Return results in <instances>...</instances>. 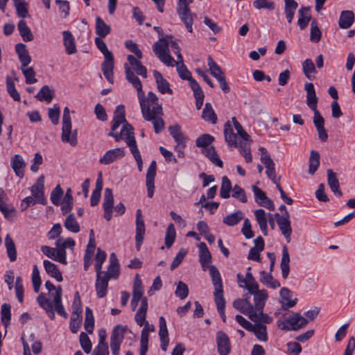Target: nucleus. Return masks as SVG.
<instances>
[{"mask_svg":"<svg viewBox=\"0 0 355 355\" xmlns=\"http://www.w3.org/2000/svg\"><path fill=\"white\" fill-rule=\"evenodd\" d=\"M141 113L145 120L151 121L154 131L159 133L164 129L165 123L161 117L163 115L162 107L158 103L157 95L153 92H148V101L140 105Z\"/></svg>","mask_w":355,"mask_h":355,"instance_id":"obj_1","label":"nucleus"},{"mask_svg":"<svg viewBox=\"0 0 355 355\" xmlns=\"http://www.w3.org/2000/svg\"><path fill=\"white\" fill-rule=\"evenodd\" d=\"M121 124L123 126L120 132L125 141H128L132 138L135 139L134 128L125 119V107L123 105H119L114 112L111 129L112 131H115Z\"/></svg>","mask_w":355,"mask_h":355,"instance_id":"obj_2","label":"nucleus"},{"mask_svg":"<svg viewBox=\"0 0 355 355\" xmlns=\"http://www.w3.org/2000/svg\"><path fill=\"white\" fill-rule=\"evenodd\" d=\"M71 121L70 117V111L67 107H65L62 116V127L61 140L63 142L69 143L71 146L77 145V131H71Z\"/></svg>","mask_w":355,"mask_h":355,"instance_id":"obj_3","label":"nucleus"},{"mask_svg":"<svg viewBox=\"0 0 355 355\" xmlns=\"http://www.w3.org/2000/svg\"><path fill=\"white\" fill-rule=\"evenodd\" d=\"M308 324V319L300 313H293L282 321H278V327L284 331H298L304 328Z\"/></svg>","mask_w":355,"mask_h":355,"instance_id":"obj_4","label":"nucleus"},{"mask_svg":"<svg viewBox=\"0 0 355 355\" xmlns=\"http://www.w3.org/2000/svg\"><path fill=\"white\" fill-rule=\"evenodd\" d=\"M101 52L104 55V61L101 65L103 73L107 81L112 84L114 83V57L110 51L108 50L107 46H97Z\"/></svg>","mask_w":355,"mask_h":355,"instance_id":"obj_5","label":"nucleus"},{"mask_svg":"<svg viewBox=\"0 0 355 355\" xmlns=\"http://www.w3.org/2000/svg\"><path fill=\"white\" fill-rule=\"evenodd\" d=\"M128 330L127 326L116 325L110 336V349L113 355H119L121 345L124 338V334Z\"/></svg>","mask_w":355,"mask_h":355,"instance_id":"obj_6","label":"nucleus"},{"mask_svg":"<svg viewBox=\"0 0 355 355\" xmlns=\"http://www.w3.org/2000/svg\"><path fill=\"white\" fill-rule=\"evenodd\" d=\"M45 287L49 291V293H51L52 291L55 290V293L52 294L53 297L55 311L58 313V315L64 317V318H67L68 314L65 311L62 303V291L61 286H58L56 288L50 281H46L45 283Z\"/></svg>","mask_w":355,"mask_h":355,"instance_id":"obj_7","label":"nucleus"},{"mask_svg":"<svg viewBox=\"0 0 355 355\" xmlns=\"http://www.w3.org/2000/svg\"><path fill=\"white\" fill-rule=\"evenodd\" d=\"M125 78L129 83L137 89V96L139 104L145 103L148 101V94L147 97L145 96L144 92L142 90V84L139 78L134 73L128 64H124Z\"/></svg>","mask_w":355,"mask_h":355,"instance_id":"obj_8","label":"nucleus"},{"mask_svg":"<svg viewBox=\"0 0 355 355\" xmlns=\"http://www.w3.org/2000/svg\"><path fill=\"white\" fill-rule=\"evenodd\" d=\"M177 12L189 32H192L193 17L187 0H179Z\"/></svg>","mask_w":355,"mask_h":355,"instance_id":"obj_9","label":"nucleus"},{"mask_svg":"<svg viewBox=\"0 0 355 355\" xmlns=\"http://www.w3.org/2000/svg\"><path fill=\"white\" fill-rule=\"evenodd\" d=\"M209 274L211 277L212 284L214 286V299L224 297L223 286L220 274L215 266L209 267Z\"/></svg>","mask_w":355,"mask_h":355,"instance_id":"obj_10","label":"nucleus"},{"mask_svg":"<svg viewBox=\"0 0 355 355\" xmlns=\"http://www.w3.org/2000/svg\"><path fill=\"white\" fill-rule=\"evenodd\" d=\"M274 216L282 234L286 239L287 243H290L292 234L290 218H288L287 215L281 216L279 213H276Z\"/></svg>","mask_w":355,"mask_h":355,"instance_id":"obj_11","label":"nucleus"},{"mask_svg":"<svg viewBox=\"0 0 355 355\" xmlns=\"http://www.w3.org/2000/svg\"><path fill=\"white\" fill-rule=\"evenodd\" d=\"M136 235H135V241H136V247L137 250H139V248L144 241V235L146 232V228L144 225V221L142 216V212L140 209H138L136 211Z\"/></svg>","mask_w":355,"mask_h":355,"instance_id":"obj_12","label":"nucleus"},{"mask_svg":"<svg viewBox=\"0 0 355 355\" xmlns=\"http://www.w3.org/2000/svg\"><path fill=\"white\" fill-rule=\"evenodd\" d=\"M216 340L219 355H228L231 352V343L228 336L225 332L218 331Z\"/></svg>","mask_w":355,"mask_h":355,"instance_id":"obj_13","label":"nucleus"},{"mask_svg":"<svg viewBox=\"0 0 355 355\" xmlns=\"http://www.w3.org/2000/svg\"><path fill=\"white\" fill-rule=\"evenodd\" d=\"M114 206V196L112 190L110 188L105 189L103 208L104 210V218L110 221L112 218Z\"/></svg>","mask_w":355,"mask_h":355,"instance_id":"obj_14","label":"nucleus"},{"mask_svg":"<svg viewBox=\"0 0 355 355\" xmlns=\"http://www.w3.org/2000/svg\"><path fill=\"white\" fill-rule=\"evenodd\" d=\"M44 176L40 175L36 182L31 187L32 196L36 199L38 203L45 205L46 199L44 197Z\"/></svg>","mask_w":355,"mask_h":355,"instance_id":"obj_15","label":"nucleus"},{"mask_svg":"<svg viewBox=\"0 0 355 355\" xmlns=\"http://www.w3.org/2000/svg\"><path fill=\"white\" fill-rule=\"evenodd\" d=\"M252 189L254 192L255 201L259 205L271 211L275 210L273 202L267 197L264 191L255 185H252Z\"/></svg>","mask_w":355,"mask_h":355,"instance_id":"obj_16","label":"nucleus"},{"mask_svg":"<svg viewBox=\"0 0 355 355\" xmlns=\"http://www.w3.org/2000/svg\"><path fill=\"white\" fill-rule=\"evenodd\" d=\"M156 162L153 161L148 168L146 175V185L147 188L148 196L152 198L154 194L155 189V178L156 175Z\"/></svg>","mask_w":355,"mask_h":355,"instance_id":"obj_17","label":"nucleus"},{"mask_svg":"<svg viewBox=\"0 0 355 355\" xmlns=\"http://www.w3.org/2000/svg\"><path fill=\"white\" fill-rule=\"evenodd\" d=\"M125 148H116L107 150L100 159L99 162L102 164H110L119 158L125 156Z\"/></svg>","mask_w":355,"mask_h":355,"instance_id":"obj_18","label":"nucleus"},{"mask_svg":"<svg viewBox=\"0 0 355 355\" xmlns=\"http://www.w3.org/2000/svg\"><path fill=\"white\" fill-rule=\"evenodd\" d=\"M103 273V272L96 273L95 288L96 294L99 298H103L106 295L108 288V282L110 280V277H108V275H105Z\"/></svg>","mask_w":355,"mask_h":355,"instance_id":"obj_19","label":"nucleus"},{"mask_svg":"<svg viewBox=\"0 0 355 355\" xmlns=\"http://www.w3.org/2000/svg\"><path fill=\"white\" fill-rule=\"evenodd\" d=\"M168 46H154L153 52L159 60L166 66H173L174 59L170 55Z\"/></svg>","mask_w":355,"mask_h":355,"instance_id":"obj_20","label":"nucleus"},{"mask_svg":"<svg viewBox=\"0 0 355 355\" xmlns=\"http://www.w3.org/2000/svg\"><path fill=\"white\" fill-rule=\"evenodd\" d=\"M159 336L161 343V349L166 352L169 343L168 332L166 322L163 316L159 318Z\"/></svg>","mask_w":355,"mask_h":355,"instance_id":"obj_21","label":"nucleus"},{"mask_svg":"<svg viewBox=\"0 0 355 355\" xmlns=\"http://www.w3.org/2000/svg\"><path fill=\"white\" fill-rule=\"evenodd\" d=\"M233 306L236 310L248 316L252 315L254 311V306L248 299H236L233 302Z\"/></svg>","mask_w":355,"mask_h":355,"instance_id":"obj_22","label":"nucleus"},{"mask_svg":"<svg viewBox=\"0 0 355 355\" xmlns=\"http://www.w3.org/2000/svg\"><path fill=\"white\" fill-rule=\"evenodd\" d=\"M37 302L39 305L46 311L48 316L51 319H55V306L53 301L51 302L49 299H48L45 294L42 293L37 297Z\"/></svg>","mask_w":355,"mask_h":355,"instance_id":"obj_23","label":"nucleus"},{"mask_svg":"<svg viewBox=\"0 0 355 355\" xmlns=\"http://www.w3.org/2000/svg\"><path fill=\"white\" fill-rule=\"evenodd\" d=\"M153 76L157 84V90L162 94H172L173 91L170 88L169 83L163 77L162 74L157 71H153Z\"/></svg>","mask_w":355,"mask_h":355,"instance_id":"obj_24","label":"nucleus"},{"mask_svg":"<svg viewBox=\"0 0 355 355\" xmlns=\"http://www.w3.org/2000/svg\"><path fill=\"white\" fill-rule=\"evenodd\" d=\"M254 246L249 250L248 259L259 261L260 260V252L264 249V240L261 236H259L254 239Z\"/></svg>","mask_w":355,"mask_h":355,"instance_id":"obj_25","label":"nucleus"},{"mask_svg":"<svg viewBox=\"0 0 355 355\" xmlns=\"http://www.w3.org/2000/svg\"><path fill=\"white\" fill-rule=\"evenodd\" d=\"M120 265L117 257L114 252H112L110 255V265L106 272H103V275H108L110 278L116 279L119 275Z\"/></svg>","mask_w":355,"mask_h":355,"instance_id":"obj_26","label":"nucleus"},{"mask_svg":"<svg viewBox=\"0 0 355 355\" xmlns=\"http://www.w3.org/2000/svg\"><path fill=\"white\" fill-rule=\"evenodd\" d=\"M199 261L203 270H205L208 266V264L211 261V254L207 247V245L204 242H201L199 244Z\"/></svg>","mask_w":355,"mask_h":355,"instance_id":"obj_27","label":"nucleus"},{"mask_svg":"<svg viewBox=\"0 0 355 355\" xmlns=\"http://www.w3.org/2000/svg\"><path fill=\"white\" fill-rule=\"evenodd\" d=\"M282 298V306L284 310L293 307L297 302V298L291 299L292 292L287 288H282L279 291Z\"/></svg>","mask_w":355,"mask_h":355,"instance_id":"obj_28","label":"nucleus"},{"mask_svg":"<svg viewBox=\"0 0 355 355\" xmlns=\"http://www.w3.org/2000/svg\"><path fill=\"white\" fill-rule=\"evenodd\" d=\"M327 183L331 191L336 196L341 197L343 192L340 189V184L336 174L331 170L327 169Z\"/></svg>","mask_w":355,"mask_h":355,"instance_id":"obj_29","label":"nucleus"},{"mask_svg":"<svg viewBox=\"0 0 355 355\" xmlns=\"http://www.w3.org/2000/svg\"><path fill=\"white\" fill-rule=\"evenodd\" d=\"M148 300L146 297H144L141 300L140 307L135 315V322L139 327H142L147 322L146 318L148 311Z\"/></svg>","mask_w":355,"mask_h":355,"instance_id":"obj_30","label":"nucleus"},{"mask_svg":"<svg viewBox=\"0 0 355 355\" xmlns=\"http://www.w3.org/2000/svg\"><path fill=\"white\" fill-rule=\"evenodd\" d=\"M26 164L23 157L16 154L11 159V167L17 176L21 178L24 175V168Z\"/></svg>","mask_w":355,"mask_h":355,"instance_id":"obj_31","label":"nucleus"},{"mask_svg":"<svg viewBox=\"0 0 355 355\" xmlns=\"http://www.w3.org/2000/svg\"><path fill=\"white\" fill-rule=\"evenodd\" d=\"M44 269L48 275L60 282L63 280L62 275L58 266L49 260L43 261Z\"/></svg>","mask_w":355,"mask_h":355,"instance_id":"obj_32","label":"nucleus"},{"mask_svg":"<svg viewBox=\"0 0 355 355\" xmlns=\"http://www.w3.org/2000/svg\"><path fill=\"white\" fill-rule=\"evenodd\" d=\"M290 255L288 252L287 247L284 245L282 248V257L280 263L282 275L284 279H286L290 272Z\"/></svg>","mask_w":355,"mask_h":355,"instance_id":"obj_33","label":"nucleus"},{"mask_svg":"<svg viewBox=\"0 0 355 355\" xmlns=\"http://www.w3.org/2000/svg\"><path fill=\"white\" fill-rule=\"evenodd\" d=\"M252 295H254V308L255 311L263 309L266 302L268 297L267 291L262 289Z\"/></svg>","mask_w":355,"mask_h":355,"instance_id":"obj_34","label":"nucleus"},{"mask_svg":"<svg viewBox=\"0 0 355 355\" xmlns=\"http://www.w3.org/2000/svg\"><path fill=\"white\" fill-rule=\"evenodd\" d=\"M127 59L130 64L133 67L135 72L142 76L143 78H147V69L146 67L142 65L141 62L136 59L132 55H128Z\"/></svg>","mask_w":355,"mask_h":355,"instance_id":"obj_35","label":"nucleus"},{"mask_svg":"<svg viewBox=\"0 0 355 355\" xmlns=\"http://www.w3.org/2000/svg\"><path fill=\"white\" fill-rule=\"evenodd\" d=\"M254 216L256 218V220L259 225L260 230H261L262 233L264 236L268 235V220L266 216V211L262 209H257L254 211Z\"/></svg>","mask_w":355,"mask_h":355,"instance_id":"obj_36","label":"nucleus"},{"mask_svg":"<svg viewBox=\"0 0 355 355\" xmlns=\"http://www.w3.org/2000/svg\"><path fill=\"white\" fill-rule=\"evenodd\" d=\"M202 153L211 162L212 164L220 168L223 167V163L216 153L214 146L202 149Z\"/></svg>","mask_w":355,"mask_h":355,"instance_id":"obj_37","label":"nucleus"},{"mask_svg":"<svg viewBox=\"0 0 355 355\" xmlns=\"http://www.w3.org/2000/svg\"><path fill=\"white\" fill-rule=\"evenodd\" d=\"M5 247L9 260L11 262L17 260V250L14 241L9 234L5 237Z\"/></svg>","mask_w":355,"mask_h":355,"instance_id":"obj_38","label":"nucleus"},{"mask_svg":"<svg viewBox=\"0 0 355 355\" xmlns=\"http://www.w3.org/2000/svg\"><path fill=\"white\" fill-rule=\"evenodd\" d=\"M243 218L244 214L243 211L238 210L236 212L224 217L223 219V223L227 226L233 227L236 225Z\"/></svg>","mask_w":355,"mask_h":355,"instance_id":"obj_39","label":"nucleus"},{"mask_svg":"<svg viewBox=\"0 0 355 355\" xmlns=\"http://www.w3.org/2000/svg\"><path fill=\"white\" fill-rule=\"evenodd\" d=\"M26 46H15L16 53H17L21 64V67H27L31 62V58Z\"/></svg>","mask_w":355,"mask_h":355,"instance_id":"obj_40","label":"nucleus"},{"mask_svg":"<svg viewBox=\"0 0 355 355\" xmlns=\"http://www.w3.org/2000/svg\"><path fill=\"white\" fill-rule=\"evenodd\" d=\"M250 319L255 324H270L272 322V318L268 315L263 313V309L254 311L252 315H250Z\"/></svg>","mask_w":355,"mask_h":355,"instance_id":"obj_41","label":"nucleus"},{"mask_svg":"<svg viewBox=\"0 0 355 355\" xmlns=\"http://www.w3.org/2000/svg\"><path fill=\"white\" fill-rule=\"evenodd\" d=\"M354 20V12L351 10H345L341 12L339 19V26L342 28H348Z\"/></svg>","mask_w":355,"mask_h":355,"instance_id":"obj_42","label":"nucleus"},{"mask_svg":"<svg viewBox=\"0 0 355 355\" xmlns=\"http://www.w3.org/2000/svg\"><path fill=\"white\" fill-rule=\"evenodd\" d=\"M207 64L211 74L217 80L225 77L224 72L220 67L213 60L211 56L207 58Z\"/></svg>","mask_w":355,"mask_h":355,"instance_id":"obj_43","label":"nucleus"},{"mask_svg":"<svg viewBox=\"0 0 355 355\" xmlns=\"http://www.w3.org/2000/svg\"><path fill=\"white\" fill-rule=\"evenodd\" d=\"M224 135L225 140L230 146H238V144L236 142V135L234 133L233 129L232 128L229 121L225 124Z\"/></svg>","mask_w":355,"mask_h":355,"instance_id":"obj_44","label":"nucleus"},{"mask_svg":"<svg viewBox=\"0 0 355 355\" xmlns=\"http://www.w3.org/2000/svg\"><path fill=\"white\" fill-rule=\"evenodd\" d=\"M260 282L272 288H277L280 286V283L275 279L270 273L263 270L260 272Z\"/></svg>","mask_w":355,"mask_h":355,"instance_id":"obj_45","label":"nucleus"},{"mask_svg":"<svg viewBox=\"0 0 355 355\" xmlns=\"http://www.w3.org/2000/svg\"><path fill=\"white\" fill-rule=\"evenodd\" d=\"M17 28L25 42H31L33 40V36L31 29L28 27L26 22L24 19L19 21Z\"/></svg>","mask_w":355,"mask_h":355,"instance_id":"obj_46","label":"nucleus"},{"mask_svg":"<svg viewBox=\"0 0 355 355\" xmlns=\"http://www.w3.org/2000/svg\"><path fill=\"white\" fill-rule=\"evenodd\" d=\"M284 2L286 17L288 22L291 23L298 4L295 0H284Z\"/></svg>","mask_w":355,"mask_h":355,"instance_id":"obj_47","label":"nucleus"},{"mask_svg":"<svg viewBox=\"0 0 355 355\" xmlns=\"http://www.w3.org/2000/svg\"><path fill=\"white\" fill-rule=\"evenodd\" d=\"M84 328L89 334L93 333L94 329V318L92 310L87 306L85 308V318L84 322Z\"/></svg>","mask_w":355,"mask_h":355,"instance_id":"obj_48","label":"nucleus"},{"mask_svg":"<svg viewBox=\"0 0 355 355\" xmlns=\"http://www.w3.org/2000/svg\"><path fill=\"white\" fill-rule=\"evenodd\" d=\"M252 327L250 332L254 333L258 340L265 342L268 340L267 328L266 325L263 324H254Z\"/></svg>","mask_w":355,"mask_h":355,"instance_id":"obj_49","label":"nucleus"},{"mask_svg":"<svg viewBox=\"0 0 355 355\" xmlns=\"http://www.w3.org/2000/svg\"><path fill=\"white\" fill-rule=\"evenodd\" d=\"M191 89L193 92L194 97L196 98V106L197 110H200L204 101V93L201 89L200 85L198 83L193 81Z\"/></svg>","mask_w":355,"mask_h":355,"instance_id":"obj_50","label":"nucleus"},{"mask_svg":"<svg viewBox=\"0 0 355 355\" xmlns=\"http://www.w3.org/2000/svg\"><path fill=\"white\" fill-rule=\"evenodd\" d=\"M35 97L40 101H45L50 103L54 97V91L48 85L43 86Z\"/></svg>","mask_w":355,"mask_h":355,"instance_id":"obj_51","label":"nucleus"},{"mask_svg":"<svg viewBox=\"0 0 355 355\" xmlns=\"http://www.w3.org/2000/svg\"><path fill=\"white\" fill-rule=\"evenodd\" d=\"M309 173L314 174L320 165V154L316 150H311L309 157Z\"/></svg>","mask_w":355,"mask_h":355,"instance_id":"obj_52","label":"nucleus"},{"mask_svg":"<svg viewBox=\"0 0 355 355\" xmlns=\"http://www.w3.org/2000/svg\"><path fill=\"white\" fill-rule=\"evenodd\" d=\"M309 8H302L299 10L297 24L302 30L304 29L308 26L311 19V15H309Z\"/></svg>","mask_w":355,"mask_h":355,"instance_id":"obj_53","label":"nucleus"},{"mask_svg":"<svg viewBox=\"0 0 355 355\" xmlns=\"http://www.w3.org/2000/svg\"><path fill=\"white\" fill-rule=\"evenodd\" d=\"M56 246V254H57V261L60 262L62 264L66 265L67 263V252L65 247L61 244V238H59L55 241Z\"/></svg>","mask_w":355,"mask_h":355,"instance_id":"obj_54","label":"nucleus"},{"mask_svg":"<svg viewBox=\"0 0 355 355\" xmlns=\"http://www.w3.org/2000/svg\"><path fill=\"white\" fill-rule=\"evenodd\" d=\"M64 227L73 233L80 232V225L75 218L73 214H70L64 223Z\"/></svg>","mask_w":355,"mask_h":355,"instance_id":"obj_55","label":"nucleus"},{"mask_svg":"<svg viewBox=\"0 0 355 355\" xmlns=\"http://www.w3.org/2000/svg\"><path fill=\"white\" fill-rule=\"evenodd\" d=\"M202 117L205 121H210L211 123L215 124L217 121V116L211 105L209 103H205V107L202 110Z\"/></svg>","mask_w":355,"mask_h":355,"instance_id":"obj_56","label":"nucleus"},{"mask_svg":"<svg viewBox=\"0 0 355 355\" xmlns=\"http://www.w3.org/2000/svg\"><path fill=\"white\" fill-rule=\"evenodd\" d=\"M110 32V28L100 17L96 18V33L101 37H105Z\"/></svg>","mask_w":355,"mask_h":355,"instance_id":"obj_57","label":"nucleus"},{"mask_svg":"<svg viewBox=\"0 0 355 355\" xmlns=\"http://www.w3.org/2000/svg\"><path fill=\"white\" fill-rule=\"evenodd\" d=\"M232 189V183L227 176L222 178V184L220 189V196L222 198L227 199L230 196V191Z\"/></svg>","mask_w":355,"mask_h":355,"instance_id":"obj_58","label":"nucleus"},{"mask_svg":"<svg viewBox=\"0 0 355 355\" xmlns=\"http://www.w3.org/2000/svg\"><path fill=\"white\" fill-rule=\"evenodd\" d=\"M83 314L71 313L69 329L73 334H76L82 324Z\"/></svg>","mask_w":355,"mask_h":355,"instance_id":"obj_59","label":"nucleus"},{"mask_svg":"<svg viewBox=\"0 0 355 355\" xmlns=\"http://www.w3.org/2000/svg\"><path fill=\"white\" fill-rule=\"evenodd\" d=\"M214 141V137L209 134H202L196 140V146L203 149L210 147L209 145Z\"/></svg>","mask_w":355,"mask_h":355,"instance_id":"obj_60","label":"nucleus"},{"mask_svg":"<svg viewBox=\"0 0 355 355\" xmlns=\"http://www.w3.org/2000/svg\"><path fill=\"white\" fill-rule=\"evenodd\" d=\"M177 71L182 79L187 80L189 81L191 88H192L193 81L194 83H198L195 79L192 78L191 73L187 69L183 63H182L181 65L178 64Z\"/></svg>","mask_w":355,"mask_h":355,"instance_id":"obj_61","label":"nucleus"},{"mask_svg":"<svg viewBox=\"0 0 355 355\" xmlns=\"http://www.w3.org/2000/svg\"><path fill=\"white\" fill-rule=\"evenodd\" d=\"M261 162L266 168V173L267 175H275V163L269 155H261Z\"/></svg>","mask_w":355,"mask_h":355,"instance_id":"obj_62","label":"nucleus"},{"mask_svg":"<svg viewBox=\"0 0 355 355\" xmlns=\"http://www.w3.org/2000/svg\"><path fill=\"white\" fill-rule=\"evenodd\" d=\"M175 230L173 223H170L166 229L165 235V244L167 248H170L175 239Z\"/></svg>","mask_w":355,"mask_h":355,"instance_id":"obj_63","label":"nucleus"},{"mask_svg":"<svg viewBox=\"0 0 355 355\" xmlns=\"http://www.w3.org/2000/svg\"><path fill=\"white\" fill-rule=\"evenodd\" d=\"M302 69L305 76L309 79L312 80L313 76L312 73H315L316 72L315 65L313 61L311 59H306L302 63Z\"/></svg>","mask_w":355,"mask_h":355,"instance_id":"obj_64","label":"nucleus"}]
</instances>
